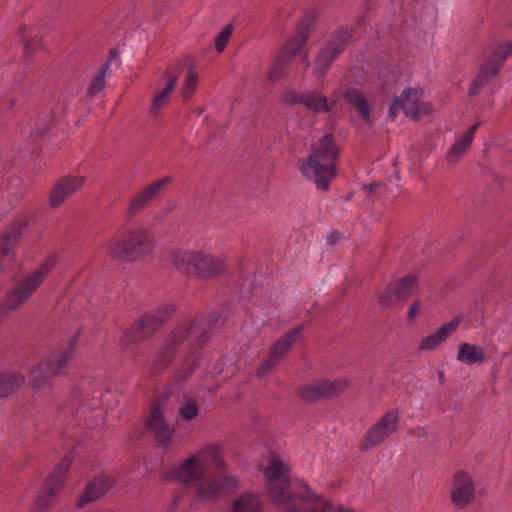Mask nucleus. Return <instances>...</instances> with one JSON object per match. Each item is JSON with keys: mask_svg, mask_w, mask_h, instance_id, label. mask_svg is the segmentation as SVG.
I'll return each instance as SVG.
<instances>
[{"mask_svg": "<svg viewBox=\"0 0 512 512\" xmlns=\"http://www.w3.org/2000/svg\"><path fill=\"white\" fill-rule=\"evenodd\" d=\"M342 98L357 111L362 119L370 121L371 107L362 91L350 84H346L342 90Z\"/></svg>", "mask_w": 512, "mask_h": 512, "instance_id": "26", "label": "nucleus"}, {"mask_svg": "<svg viewBox=\"0 0 512 512\" xmlns=\"http://www.w3.org/2000/svg\"><path fill=\"white\" fill-rule=\"evenodd\" d=\"M485 351L483 347L462 343L458 348L457 360L467 365L481 364L485 361Z\"/></svg>", "mask_w": 512, "mask_h": 512, "instance_id": "29", "label": "nucleus"}, {"mask_svg": "<svg viewBox=\"0 0 512 512\" xmlns=\"http://www.w3.org/2000/svg\"><path fill=\"white\" fill-rule=\"evenodd\" d=\"M340 153L334 134L327 133L311 145L308 157L299 161V169L319 190L327 191L331 180L337 176Z\"/></svg>", "mask_w": 512, "mask_h": 512, "instance_id": "1", "label": "nucleus"}, {"mask_svg": "<svg viewBox=\"0 0 512 512\" xmlns=\"http://www.w3.org/2000/svg\"><path fill=\"white\" fill-rule=\"evenodd\" d=\"M197 82L198 77L196 73L189 71L182 87V98L184 102H188L191 99L196 90Z\"/></svg>", "mask_w": 512, "mask_h": 512, "instance_id": "37", "label": "nucleus"}, {"mask_svg": "<svg viewBox=\"0 0 512 512\" xmlns=\"http://www.w3.org/2000/svg\"><path fill=\"white\" fill-rule=\"evenodd\" d=\"M283 101L288 106L302 104L313 113L329 112L332 106L335 105L334 100L329 103V100L317 90L307 91L305 93L287 91L283 95Z\"/></svg>", "mask_w": 512, "mask_h": 512, "instance_id": "18", "label": "nucleus"}, {"mask_svg": "<svg viewBox=\"0 0 512 512\" xmlns=\"http://www.w3.org/2000/svg\"><path fill=\"white\" fill-rule=\"evenodd\" d=\"M237 486V480L228 477L224 474H218L217 476L198 483L197 496L201 500H210L217 497L222 491L232 489Z\"/></svg>", "mask_w": 512, "mask_h": 512, "instance_id": "21", "label": "nucleus"}, {"mask_svg": "<svg viewBox=\"0 0 512 512\" xmlns=\"http://www.w3.org/2000/svg\"><path fill=\"white\" fill-rule=\"evenodd\" d=\"M161 79H166V84L163 90L157 92L150 107V114L153 117H158L161 110L165 108L171 101L170 93L175 89L177 84V75L170 76L169 72L163 73Z\"/></svg>", "mask_w": 512, "mask_h": 512, "instance_id": "27", "label": "nucleus"}, {"mask_svg": "<svg viewBox=\"0 0 512 512\" xmlns=\"http://www.w3.org/2000/svg\"><path fill=\"white\" fill-rule=\"evenodd\" d=\"M25 381V377L18 373H0V397L13 394Z\"/></svg>", "mask_w": 512, "mask_h": 512, "instance_id": "30", "label": "nucleus"}, {"mask_svg": "<svg viewBox=\"0 0 512 512\" xmlns=\"http://www.w3.org/2000/svg\"><path fill=\"white\" fill-rule=\"evenodd\" d=\"M30 224L29 216L22 215L11 221L5 228L3 234L10 236L9 239L16 243L19 241L23 233L28 229Z\"/></svg>", "mask_w": 512, "mask_h": 512, "instance_id": "32", "label": "nucleus"}, {"mask_svg": "<svg viewBox=\"0 0 512 512\" xmlns=\"http://www.w3.org/2000/svg\"><path fill=\"white\" fill-rule=\"evenodd\" d=\"M422 97V90L407 88L405 89L401 96L398 97L400 108L405 113L406 116L412 117L413 120H420V112L428 114L429 112L424 109L422 110V106L424 103L420 102V98Z\"/></svg>", "mask_w": 512, "mask_h": 512, "instance_id": "24", "label": "nucleus"}, {"mask_svg": "<svg viewBox=\"0 0 512 512\" xmlns=\"http://www.w3.org/2000/svg\"><path fill=\"white\" fill-rule=\"evenodd\" d=\"M262 504L257 495H243L236 499L230 512H261Z\"/></svg>", "mask_w": 512, "mask_h": 512, "instance_id": "31", "label": "nucleus"}, {"mask_svg": "<svg viewBox=\"0 0 512 512\" xmlns=\"http://www.w3.org/2000/svg\"><path fill=\"white\" fill-rule=\"evenodd\" d=\"M354 29L347 27H338L328 38L325 46H323L315 60L313 73L317 78L326 75L331 64L336 58L344 52L348 42L351 40Z\"/></svg>", "mask_w": 512, "mask_h": 512, "instance_id": "7", "label": "nucleus"}, {"mask_svg": "<svg viewBox=\"0 0 512 512\" xmlns=\"http://www.w3.org/2000/svg\"><path fill=\"white\" fill-rule=\"evenodd\" d=\"M54 265L55 259L49 256L36 270L20 280L0 302V318L19 309L43 283Z\"/></svg>", "mask_w": 512, "mask_h": 512, "instance_id": "4", "label": "nucleus"}, {"mask_svg": "<svg viewBox=\"0 0 512 512\" xmlns=\"http://www.w3.org/2000/svg\"><path fill=\"white\" fill-rule=\"evenodd\" d=\"M301 56H302L303 60L306 62V66L308 67L310 65V63L308 61V53L303 52Z\"/></svg>", "mask_w": 512, "mask_h": 512, "instance_id": "56", "label": "nucleus"}, {"mask_svg": "<svg viewBox=\"0 0 512 512\" xmlns=\"http://www.w3.org/2000/svg\"><path fill=\"white\" fill-rule=\"evenodd\" d=\"M172 181H173L172 176H165L157 181L152 182L149 186L145 187L142 190L149 197V199L152 200L159 194V192L161 191V189L163 187L167 186Z\"/></svg>", "mask_w": 512, "mask_h": 512, "instance_id": "39", "label": "nucleus"}, {"mask_svg": "<svg viewBox=\"0 0 512 512\" xmlns=\"http://www.w3.org/2000/svg\"><path fill=\"white\" fill-rule=\"evenodd\" d=\"M71 458L63 457L53 472L45 479L42 493L35 501V512H47L53 504L56 496L64 486L65 478L70 470Z\"/></svg>", "mask_w": 512, "mask_h": 512, "instance_id": "8", "label": "nucleus"}, {"mask_svg": "<svg viewBox=\"0 0 512 512\" xmlns=\"http://www.w3.org/2000/svg\"><path fill=\"white\" fill-rule=\"evenodd\" d=\"M152 241L144 229H118L105 245L106 255L117 262L133 263L148 255Z\"/></svg>", "mask_w": 512, "mask_h": 512, "instance_id": "2", "label": "nucleus"}, {"mask_svg": "<svg viewBox=\"0 0 512 512\" xmlns=\"http://www.w3.org/2000/svg\"><path fill=\"white\" fill-rule=\"evenodd\" d=\"M176 311L172 304L163 305L157 309L144 313L139 319L127 327L120 339L123 347L140 343L150 339L170 319Z\"/></svg>", "mask_w": 512, "mask_h": 512, "instance_id": "6", "label": "nucleus"}, {"mask_svg": "<svg viewBox=\"0 0 512 512\" xmlns=\"http://www.w3.org/2000/svg\"><path fill=\"white\" fill-rule=\"evenodd\" d=\"M476 488L474 480L466 470H459L453 474L451 483V502L462 510L475 499Z\"/></svg>", "mask_w": 512, "mask_h": 512, "instance_id": "14", "label": "nucleus"}, {"mask_svg": "<svg viewBox=\"0 0 512 512\" xmlns=\"http://www.w3.org/2000/svg\"><path fill=\"white\" fill-rule=\"evenodd\" d=\"M199 367V360L198 358H194L191 362H187L185 360L183 364L177 368L174 374V383L177 386L182 385L184 382H186L192 374L195 372V370Z\"/></svg>", "mask_w": 512, "mask_h": 512, "instance_id": "33", "label": "nucleus"}, {"mask_svg": "<svg viewBox=\"0 0 512 512\" xmlns=\"http://www.w3.org/2000/svg\"><path fill=\"white\" fill-rule=\"evenodd\" d=\"M285 512H301V511L296 507H288Z\"/></svg>", "mask_w": 512, "mask_h": 512, "instance_id": "57", "label": "nucleus"}, {"mask_svg": "<svg viewBox=\"0 0 512 512\" xmlns=\"http://www.w3.org/2000/svg\"><path fill=\"white\" fill-rule=\"evenodd\" d=\"M84 176L66 175L60 177L49 193V204L52 208H59L67 198L80 190L85 184Z\"/></svg>", "mask_w": 512, "mask_h": 512, "instance_id": "19", "label": "nucleus"}, {"mask_svg": "<svg viewBox=\"0 0 512 512\" xmlns=\"http://www.w3.org/2000/svg\"><path fill=\"white\" fill-rule=\"evenodd\" d=\"M107 72V64H102L94 78L89 83L87 94L94 97L101 92L105 87V75Z\"/></svg>", "mask_w": 512, "mask_h": 512, "instance_id": "35", "label": "nucleus"}, {"mask_svg": "<svg viewBox=\"0 0 512 512\" xmlns=\"http://www.w3.org/2000/svg\"><path fill=\"white\" fill-rule=\"evenodd\" d=\"M172 181H173L172 176H165L157 181L152 182L149 186L145 187L142 190L149 197V199L152 200L159 194V192L161 191V189L163 187L167 186Z\"/></svg>", "mask_w": 512, "mask_h": 512, "instance_id": "38", "label": "nucleus"}, {"mask_svg": "<svg viewBox=\"0 0 512 512\" xmlns=\"http://www.w3.org/2000/svg\"><path fill=\"white\" fill-rule=\"evenodd\" d=\"M303 330V325L291 328L282 335L272 346L269 356L261 363L257 370V376L263 378L270 373L283 356L290 350L292 344L298 339Z\"/></svg>", "mask_w": 512, "mask_h": 512, "instance_id": "12", "label": "nucleus"}, {"mask_svg": "<svg viewBox=\"0 0 512 512\" xmlns=\"http://www.w3.org/2000/svg\"><path fill=\"white\" fill-rule=\"evenodd\" d=\"M179 413L182 416V418L187 421L195 419L199 413V408L196 401L192 399H188L187 401H185L182 407L180 408Z\"/></svg>", "mask_w": 512, "mask_h": 512, "instance_id": "41", "label": "nucleus"}, {"mask_svg": "<svg viewBox=\"0 0 512 512\" xmlns=\"http://www.w3.org/2000/svg\"><path fill=\"white\" fill-rule=\"evenodd\" d=\"M341 234L338 231H333L327 236V242L330 245H334L340 239Z\"/></svg>", "mask_w": 512, "mask_h": 512, "instance_id": "51", "label": "nucleus"}, {"mask_svg": "<svg viewBox=\"0 0 512 512\" xmlns=\"http://www.w3.org/2000/svg\"><path fill=\"white\" fill-rule=\"evenodd\" d=\"M151 199L145 194L143 190L134 195L131 199L128 209L126 211V217L130 220L136 214L145 210Z\"/></svg>", "mask_w": 512, "mask_h": 512, "instance_id": "34", "label": "nucleus"}, {"mask_svg": "<svg viewBox=\"0 0 512 512\" xmlns=\"http://www.w3.org/2000/svg\"><path fill=\"white\" fill-rule=\"evenodd\" d=\"M183 66L180 63H176L174 65L168 66L164 73L169 72L170 76L177 75V80L179 79V76L182 73Z\"/></svg>", "mask_w": 512, "mask_h": 512, "instance_id": "47", "label": "nucleus"}, {"mask_svg": "<svg viewBox=\"0 0 512 512\" xmlns=\"http://www.w3.org/2000/svg\"><path fill=\"white\" fill-rule=\"evenodd\" d=\"M324 512H356L353 509H345L343 507H334L330 502H325L323 506Z\"/></svg>", "mask_w": 512, "mask_h": 512, "instance_id": "46", "label": "nucleus"}, {"mask_svg": "<svg viewBox=\"0 0 512 512\" xmlns=\"http://www.w3.org/2000/svg\"><path fill=\"white\" fill-rule=\"evenodd\" d=\"M173 261L179 272L197 279H213L226 272V264L223 259L201 251L174 252Z\"/></svg>", "mask_w": 512, "mask_h": 512, "instance_id": "3", "label": "nucleus"}, {"mask_svg": "<svg viewBox=\"0 0 512 512\" xmlns=\"http://www.w3.org/2000/svg\"><path fill=\"white\" fill-rule=\"evenodd\" d=\"M398 108H400L398 97H394L393 102L389 107L388 116L394 119L397 115Z\"/></svg>", "mask_w": 512, "mask_h": 512, "instance_id": "48", "label": "nucleus"}, {"mask_svg": "<svg viewBox=\"0 0 512 512\" xmlns=\"http://www.w3.org/2000/svg\"><path fill=\"white\" fill-rule=\"evenodd\" d=\"M38 43V40L30 39L24 43V51L27 55L31 54V51L34 49L35 45Z\"/></svg>", "mask_w": 512, "mask_h": 512, "instance_id": "49", "label": "nucleus"}, {"mask_svg": "<svg viewBox=\"0 0 512 512\" xmlns=\"http://www.w3.org/2000/svg\"><path fill=\"white\" fill-rule=\"evenodd\" d=\"M72 358L70 352L50 355L38 363L30 371L29 380L33 389H41L49 384L50 380L58 376L62 368Z\"/></svg>", "mask_w": 512, "mask_h": 512, "instance_id": "9", "label": "nucleus"}, {"mask_svg": "<svg viewBox=\"0 0 512 512\" xmlns=\"http://www.w3.org/2000/svg\"><path fill=\"white\" fill-rule=\"evenodd\" d=\"M204 476V467L196 455L187 458L175 471V478L185 484L200 482Z\"/></svg>", "mask_w": 512, "mask_h": 512, "instance_id": "25", "label": "nucleus"}, {"mask_svg": "<svg viewBox=\"0 0 512 512\" xmlns=\"http://www.w3.org/2000/svg\"><path fill=\"white\" fill-rule=\"evenodd\" d=\"M10 236H6L5 234H2L0 237V257H6L10 254V252L14 249L16 246V243L12 242L9 239Z\"/></svg>", "mask_w": 512, "mask_h": 512, "instance_id": "44", "label": "nucleus"}, {"mask_svg": "<svg viewBox=\"0 0 512 512\" xmlns=\"http://www.w3.org/2000/svg\"><path fill=\"white\" fill-rule=\"evenodd\" d=\"M312 24L313 16L311 13H306L297 21L294 35L285 42L275 57L273 68L269 73L270 80L277 81L285 75L293 59L301 53L302 48L307 43Z\"/></svg>", "mask_w": 512, "mask_h": 512, "instance_id": "5", "label": "nucleus"}, {"mask_svg": "<svg viewBox=\"0 0 512 512\" xmlns=\"http://www.w3.org/2000/svg\"><path fill=\"white\" fill-rule=\"evenodd\" d=\"M421 308V301L419 299L414 300V302L411 304L407 319L409 322H412L413 319L418 315L419 310Z\"/></svg>", "mask_w": 512, "mask_h": 512, "instance_id": "45", "label": "nucleus"}, {"mask_svg": "<svg viewBox=\"0 0 512 512\" xmlns=\"http://www.w3.org/2000/svg\"><path fill=\"white\" fill-rule=\"evenodd\" d=\"M398 421L399 414L397 411L392 410L387 412L367 431L359 445V449L366 452L372 447L382 443L389 435L397 430Z\"/></svg>", "mask_w": 512, "mask_h": 512, "instance_id": "13", "label": "nucleus"}, {"mask_svg": "<svg viewBox=\"0 0 512 512\" xmlns=\"http://www.w3.org/2000/svg\"><path fill=\"white\" fill-rule=\"evenodd\" d=\"M117 53H118V51L116 49L110 50L106 61L103 63V64H107V69L109 68V65L112 62V60L116 57Z\"/></svg>", "mask_w": 512, "mask_h": 512, "instance_id": "53", "label": "nucleus"}, {"mask_svg": "<svg viewBox=\"0 0 512 512\" xmlns=\"http://www.w3.org/2000/svg\"><path fill=\"white\" fill-rule=\"evenodd\" d=\"M502 66V61L498 60V58L492 54L479 68L477 76L469 87L468 95L470 97L476 96L483 87L488 85L495 78Z\"/></svg>", "mask_w": 512, "mask_h": 512, "instance_id": "22", "label": "nucleus"}, {"mask_svg": "<svg viewBox=\"0 0 512 512\" xmlns=\"http://www.w3.org/2000/svg\"><path fill=\"white\" fill-rule=\"evenodd\" d=\"M380 186H382L381 182H373V183L369 184L368 186L366 184H363V188L367 189L368 196H370L372 194V192H374L375 189H377Z\"/></svg>", "mask_w": 512, "mask_h": 512, "instance_id": "52", "label": "nucleus"}, {"mask_svg": "<svg viewBox=\"0 0 512 512\" xmlns=\"http://www.w3.org/2000/svg\"><path fill=\"white\" fill-rule=\"evenodd\" d=\"M304 487H305L307 492L305 494L300 495V498L302 500L310 501V500H317L319 498V496H316L314 493L309 491V488H308V486L306 484L304 485Z\"/></svg>", "mask_w": 512, "mask_h": 512, "instance_id": "50", "label": "nucleus"}, {"mask_svg": "<svg viewBox=\"0 0 512 512\" xmlns=\"http://www.w3.org/2000/svg\"><path fill=\"white\" fill-rule=\"evenodd\" d=\"M493 55L504 63L505 59L512 55V41L500 44L493 52Z\"/></svg>", "mask_w": 512, "mask_h": 512, "instance_id": "43", "label": "nucleus"}, {"mask_svg": "<svg viewBox=\"0 0 512 512\" xmlns=\"http://www.w3.org/2000/svg\"><path fill=\"white\" fill-rule=\"evenodd\" d=\"M347 386V381L343 379L316 381L301 385L298 388V395L305 403L315 404L340 395L346 390Z\"/></svg>", "mask_w": 512, "mask_h": 512, "instance_id": "10", "label": "nucleus"}, {"mask_svg": "<svg viewBox=\"0 0 512 512\" xmlns=\"http://www.w3.org/2000/svg\"><path fill=\"white\" fill-rule=\"evenodd\" d=\"M286 472H288V468L277 458H272L264 470V474L269 480H279L284 477Z\"/></svg>", "mask_w": 512, "mask_h": 512, "instance_id": "36", "label": "nucleus"}, {"mask_svg": "<svg viewBox=\"0 0 512 512\" xmlns=\"http://www.w3.org/2000/svg\"><path fill=\"white\" fill-rule=\"evenodd\" d=\"M146 429L153 435L156 446L166 449L172 441L175 430L167 423L159 403L150 406Z\"/></svg>", "mask_w": 512, "mask_h": 512, "instance_id": "15", "label": "nucleus"}, {"mask_svg": "<svg viewBox=\"0 0 512 512\" xmlns=\"http://www.w3.org/2000/svg\"><path fill=\"white\" fill-rule=\"evenodd\" d=\"M438 379L440 384L444 383V372L442 370L438 371Z\"/></svg>", "mask_w": 512, "mask_h": 512, "instance_id": "55", "label": "nucleus"}, {"mask_svg": "<svg viewBox=\"0 0 512 512\" xmlns=\"http://www.w3.org/2000/svg\"><path fill=\"white\" fill-rule=\"evenodd\" d=\"M463 319V315L458 314L450 322L440 326L434 333L424 337L419 344V350L432 351L436 349L457 330Z\"/></svg>", "mask_w": 512, "mask_h": 512, "instance_id": "23", "label": "nucleus"}, {"mask_svg": "<svg viewBox=\"0 0 512 512\" xmlns=\"http://www.w3.org/2000/svg\"><path fill=\"white\" fill-rule=\"evenodd\" d=\"M214 463L219 468H222L224 466V462L221 459L217 458L216 455L214 456Z\"/></svg>", "mask_w": 512, "mask_h": 512, "instance_id": "54", "label": "nucleus"}, {"mask_svg": "<svg viewBox=\"0 0 512 512\" xmlns=\"http://www.w3.org/2000/svg\"><path fill=\"white\" fill-rule=\"evenodd\" d=\"M233 32V27L231 24H228L223 27L221 32L215 37V50L219 53L223 52L226 48L229 39L231 38Z\"/></svg>", "mask_w": 512, "mask_h": 512, "instance_id": "40", "label": "nucleus"}, {"mask_svg": "<svg viewBox=\"0 0 512 512\" xmlns=\"http://www.w3.org/2000/svg\"><path fill=\"white\" fill-rule=\"evenodd\" d=\"M115 484L112 477L100 475L87 483L84 490L78 495L75 503L76 508H83L87 504L96 501L105 495Z\"/></svg>", "mask_w": 512, "mask_h": 512, "instance_id": "20", "label": "nucleus"}, {"mask_svg": "<svg viewBox=\"0 0 512 512\" xmlns=\"http://www.w3.org/2000/svg\"><path fill=\"white\" fill-rule=\"evenodd\" d=\"M221 313L213 311L209 314L205 322H201L195 319L191 322L188 329H183L188 335H196L197 341L191 345L190 353L195 355L198 353L203 345L210 340V338L216 334L222 325Z\"/></svg>", "mask_w": 512, "mask_h": 512, "instance_id": "16", "label": "nucleus"}, {"mask_svg": "<svg viewBox=\"0 0 512 512\" xmlns=\"http://www.w3.org/2000/svg\"><path fill=\"white\" fill-rule=\"evenodd\" d=\"M187 340V333L183 329L175 330L163 342L154 358L151 372L160 374L173 361L179 347Z\"/></svg>", "mask_w": 512, "mask_h": 512, "instance_id": "17", "label": "nucleus"}, {"mask_svg": "<svg viewBox=\"0 0 512 512\" xmlns=\"http://www.w3.org/2000/svg\"><path fill=\"white\" fill-rule=\"evenodd\" d=\"M269 494L275 501L279 503H288L294 501L295 499V496L282 486L272 487L269 491Z\"/></svg>", "mask_w": 512, "mask_h": 512, "instance_id": "42", "label": "nucleus"}, {"mask_svg": "<svg viewBox=\"0 0 512 512\" xmlns=\"http://www.w3.org/2000/svg\"><path fill=\"white\" fill-rule=\"evenodd\" d=\"M418 285L416 274H408L391 281L383 291L378 293V301L381 307L389 308L395 303L405 302L412 295Z\"/></svg>", "mask_w": 512, "mask_h": 512, "instance_id": "11", "label": "nucleus"}, {"mask_svg": "<svg viewBox=\"0 0 512 512\" xmlns=\"http://www.w3.org/2000/svg\"><path fill=\"white\" fill-rule=\"evenodd\" d=\"M480 123L477 122L469 127V129L464 133V135L456 141L450 150L447 152L446 159L450 163H456L460 157L467 151L470 147L474 135L479 128Z\"/></svg>", "mask_w": 512, "mask_h": 512, "instance_id": "28", "label": "nucleus"}]
</instances>
